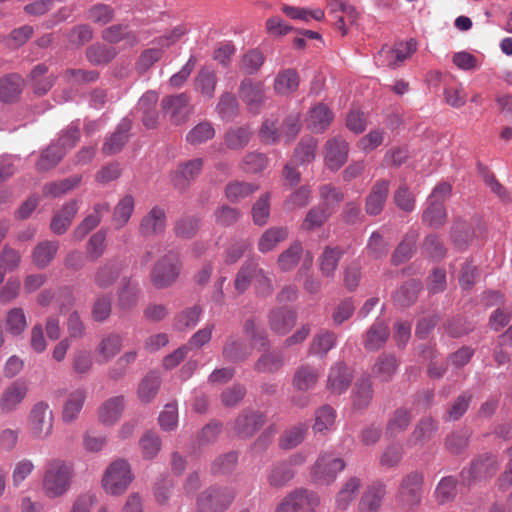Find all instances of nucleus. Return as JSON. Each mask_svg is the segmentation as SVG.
<instances>
[{"instance_id":"nucleus-1","label":"nucleus","mask_w":512,"mask_h":512,"mask_svg":"<svg viewBox=\"0 0 512 512\" xmlns=\"http://www.w3.org/2000/svg\"><path fill=\"white\" fill-rule=\"evenodd\" d=\"M75 476L74 466L65 460H49L44 469L42 490L46 497L55 499L66 495Z\"/></svg>"},{"instance_id":"nucleus-2","label":"nucleus","mask_w":512,"mask_h":512,"mask_svg":"<svg viewBox=\"0 0 512 512\" xmlns=\"http://www.w3.org/2000/svg\"><path fill=\"white\" fill-rule=\"evenodd\" d=\"M133 479L129 462L125 459H116L105 469L101 486L106 494L120 496L126 492Z\"/></svg>"},{"instance_id":"nucleus-3","label":"nucleus","mask_w":512,"mask_h":512,"mask_svg":"<svg viewBox=\"0 0 512 512\" xmlns=\"http://www.w3.org/2000/svg\"><path fill=\"white\" fill-rule=\"evenodd\" d=\"M451 194L450 184L443 182L434 187L427 199V207L422 214L423 222L429 227L438 228L444 225L447 217L444 206Z\"/></svg>"},{"instance_id":"nucleus-4","label":"nucleus","mask_w":512,"mask_h":512,"mask_svg":"<svg viewBox=\"0 0 512 512\" xmlns=\"http://www.w3.org/2000/svg\"><path fill=\"white\" fill-rule=\"evenodd\" d=\"M235 498V493L228 487L212 486L202 491L196 502L198 512H224Z\"/></svg>"},{"instance_id":"nucleus-5","label":"nucleus","mask_w":512,"mask_h":512,"mask_svg":"<svg viewBox=\"0 0 512 512\" xmlns=\"http://www.w3.org/2000/svg\"><path fill=\"white\" fill-rule=\"evenodd\" d=\"M54 414L45 401L36 402L28 416V427L31 436L37 440L47 439L53 432Z\"/></svg>"},{"instance_id":"nucleus-6","label":"nucleus","mask_w":512,"mask_h":512,"mask_svg":"<svg viewBox=\"0 0 512 512\" xmlns=\"http://www.w3.org/2000/svg\"><path fill=\"white\" fill-rule=\"evenodd\" d=\"M422 485V473L414 471L406 475L400 483L396 496L398 505L406 511H411L419 506L422 499Z\"/></svg>"},{"instance_id":"nucleus-7","label":"nucleus","mask_w":512,"mask_h":512,"mask_svg":"<svg viewBox=\"0 0 512 512\" xmlns=\"http://www.w3.org/2000/svg\"><path fill=\"white\" fill-rule=\"evenodd\" d=\"M345 468L342 458L333 453H322L311 468L312 480L321 485H328L335 481L338 473Z\"/></svg>"},{"instance_id":"nucleus-8","label":"nucleus","mask_w":512,"mask_h":512,"mask_svg":"<svg viewBox=\"0 0 512 512\" xmlns=\"http://www.w3.org/2000/svg\"><path fill=\"white\" fill-rule=\"evenodd\" d=\"M180 258L178 253L170 251L154 265L151 272V281L157 288L170 286L180 273Z\"/></svg>"},{"instance_id":"nucleus-9","label":"nucleus","mask_w":512,"mask_h":512,"mask_svg":"<svg viewBox=\"0 0 512 512\" xmlns=\"http://www.w3.org/2000/svg\"><path fill=\"white\" fill-rule=\"evenodd\" d=\"M319 496L307 489H296L289 493L276 508V512H316Z\"/></svg>"},{"instance_id":"nucleus-10","label":"nucleus","mask_w":512,"mask_h":512,"mask_svg":"<svg viewBox=\"0 0 512 512\" xmlns=\"http://www.w3.org/2000/svg\"><path fill=\"white\" fill-rule=\"evenodd\" d=\"M349 144L342 136L327 140L324 146V162L331 171H338L347 161Z\"/></svg>"},{"instance_id":"nucleus-11","label":"nucleus","mask_w":512,"mask_h":512,"mask_svg":"<svg viewBox=\"0 0 512 512\" xmlns=\"http://www.w3.org/2000/svg\"><path fill=\"white\" fill-rule=\"evenodd\" d=\"M163 114L176 125L184 123L191 114L189 97L185 93L165 97L161 102Z\"/></svg>"},{"instance_id":"nucleus-12","label":"nucleus","mask_w":512,"mask_h":512,"mask_svg":"<svg viewBox=\"0 0 512 512\" xmlns=\"http://www.w3.org/2000/svg\"><path fill=\"white\" fill-rule=\"evenodd\" d=\"M167 215L163 207L153 206L141 219L139 233L146 238L156 237L165 232Z\"/></svg>"},{"instance_id":"nucleus-13","label":"nucleus","mask_w":512,"mask_h":512,"mask_svg":"<svg viewBox=\"0 0 512 512\" xmlns=\"http://www.w3.org/2000/svg\"><path fill=\"white\" fill-rule=\"evenodd\" d=\"M499 468V461L494 455H483L472 462L471 467L464 469L461 476L464 480L472 481L493 476Z\"/></svg>"},{"instance_id":"nucleus-14","label":"nucleus","mask_w":512,"mask_h":512,"mask_svg":"<svg viewBox=\"0 0 512 512\" xmlns=\"http://www.w3.org/2000/svg\"><path fill=\"white\" fill-rule=\"evenodd\" d=\"M239 96L251 113H259L265 99V88L261 82L245 79L241 82Z\"/></svg>"},{"instance_id":"nucleus-15","label":"nucleus","mask_w":512,"mask_h":512,"mask_svg":"<svg viewBox=\"0 0 512 512\" xmlns=\"http://www.w3.org/2000/svg\"><path fill=\"white\" fill-rule=\"evenodd\" d=\"M352 382V372L343 362H337L329 369L327 389L336 395L344 393Z\"/></svg>"},{"instance_id":"nucleus-16","label":"nucleus","mask_w":512,"mask_h":512,"mask_svg":"<svg viewBox=\"0 0 512 512\" xmlns=\"http://www.w3.org/2000/svg\"><path fill=\"white\" fill-rule=\"evenodd\" d=\"M86 397L87 392L83 387L75 388L68 393L61 412V418L64 423L70 424L78 419Z\"/></svg>"},{"instance_id":"nucleus-17","label":"nucleus","mask_w":512,"mask_h":512,"mask_svg":"<svg viewBox=\"0 0 512 512\" xmlns=\"http://www.w3.org/2000/svg\"><path fill=\"white\" fill-rule=\"evenodd\" d=\"M265 423V415L259 411H244L234 422V431L240 438H249Z\"/></svg>"},{"instance_id":"nucleus-18","label":"nucleus","mask_w":512,"mask_h":512,"mask_svg":"<svg viewBox=\"0 0 512 512\" xmlns=\"http://www.w3.org/2000/svg\"><path fill=\"white\" fill-rule=\"evenodd\" d=\"M28 387L25 382L11 383L1 394L0 409L4 413L15 411L26 398Z\"/></svg>"},{"instance_id":"nucleus-19","label":"nucleus","mask_w":512,"mask_h":512,"mask_svg":"<svg viewBox=\"0 0 512 512\" xmlns=\"http://www.w3.org/2000/svg\"><path fill=\"white\" fill-rule=\"evenodd\" d=\"M158 102V94L155 91H147L139 99L135 112L141 114L144 126L148 129L154 128L158 122V112L156 105Z\"/></svg>"},{"instance_id":"nucleus-20","label":"nucleus","mask_w":512,"mask_h":512,"mask_svg":"<svg viewBox=\"0 0 512 512\" xmlns=\"http://www.w3.org/2000/svg\"><path fill=\"white\" fill-rule=\"evenodd\" d=\"M79 210L77 200H70L66 202L52 217L50 222V229L55 235L64 234L72 224Z\"/></svg>"},{"instance_id":"nucleus-21","label":"nucleus","mask_w":512,"mask_h":512,"mask_svg":"<svg viewBox=\"0 0 512 512\" xmlns=\"http://www.w3.org/2000/svg\"><path fill=\"white\" fill-rule=\"evenodd\" d=\"M126 405V399L123 395L113 396L104 401L98 409L99 421L112 426L121 418Z\"/></svg>"},{"instance_id":"nucleus-22","label":"nucleus","mask_w":512,"mask_h":512,"mask_svg":"<svg viewBox=\"0 0 512 512\" xmlns=\"http://www.w3.org/2000/svg\"><path fill=\"white\" fill-rule=\"evenodd\" d=\"M389 185L387 180H378L374 183L365 201L367 214L376 216L382 212L388 196Z\"/></svg>"},{"instance_id":"nucleus-23","label":"nucleus","mask_w":512,"mask_h":512,"mask_svg":"<svg viewBox=\"0 0 512 512\" xmlns=\"http://www.w3.org/2000/svg\"><path fill=\"white\" fill-rule=\"evenodd\" d=\"M296 321L297 313L292 309L278 308L272 310L269 314L270 329L278 335L287 334Z\"/></svg>"},{"instance_id":"nucleus-24","label":"nucleus","mask_w":512,"mask_h":512,"mask_svg":"<svg viewBox=\"0 0 512 512\" xmlns=\"http://www.w3.org/2000/svg\"><path fill=\"white\" fill-rule=\"evenodd\" d=\"M132 127V121L125 117L118 124L114 133H112L103 144L102 150L107 155H113L121 151L129 138V131Z\"/></svg>"},{"instance_id":"nucleus-25","label":"nucleus","mask_w":512,"mask_h":512,"mask_svg":"<svg viewBox=\"0 0 512 512\" xmlns=\"http://www.w3.org/2000/svg\"><path fill=\"white\" fill-rule=\"evenodd\" d=\"M333 117V113L328 106L323 103H318L308 112L306 118L307 128L312 132L322 133L328 128Z\"/></svg>"},{"instance_id":"nucleus-26","label":"nucleus","mask_w":512,"mask_h":512,"mask_svg":"<svg viewBox=\"0 0 512 512\" xmlns=\"http://www.w3.org/2000/svg\"><path fill=\"white\" fill-rule=\"evenodd\" d=\"M385 494L386 488L384 484L376 483L369 486L359 501L358 512H378Z\"/></svg>"},{"instance_id":"nucleus-27","label":"nucleus","mask_w":512,"mask_h":512,"mask_svg":"<svg viewBox=\"0 0 512 512\" xmlns=\"http://www.w3.org/2000/svg\"><path fill=\"white\" fill-rule=\"evenodd\" d=\"M319 376L320 371L318 368L303 364L295 370L292 385L296 390L306 392L316 386Z\"/></svg>"},{"instance_id":"nucleus-28","label":"nucleus","mask_w":512,"mask_h":512,"mask_svg":"<svg viewBox=\"0 0 512 512\" xmlns=\"http://www.w3.org/2000/svg\"><path fill=\"white\" fill-rule=\"evenodd\" d=\"M203 161L200 158L190 160L175 171L173 175L174 186L178 189H185L190 181L194 180L200 173Z\"/></svg>"},{"instance_id":"nucleus-29","label":"nucleus","mask_w":512,"mask_h":512,"mask_svg":"<svg viewBox=\"0 0 512 512\" xmlns=\"http://www.w3.org/2000/svg\"><path fill=\"white\" fill-rule=\"evenodd\" d=\"M135 210V199L131 194H126L119 199L113 208L112 222L116 229L125 227L130 221Z\"/></svg>"},{"instance_id":"nucleus-30","label":"nucleus","mask_w":512,"mask_h":512,"mask_svg":"<svg viewBox=\"0 0 512 512\" xmlns=\"http://www.w3.org/2000/svg\"><path fill=\"white\" fill-rule=\"evenodd\" d=\"M337 344V336L329 330H320L316 333L309 346V354L323 358Z\"/></svg>"},{"instance_id":"nucleus-31","label":"nucleus","mask_w":512,"mask_h":512,"mask_svg":"<svg viewBox=\"0 0 512 512\" xmlns=\"http://www.w3.org/2000/svg\"><path fill=\"white\" fill-rule=\"evenodd\" d=\"M123 339L119 334L111 333L102 338L96 348L99 363L112 360L122 348Z\"/></svg>"},{"instance_id":"nucleus-32","label":"nucleus","mask_w":512,"mask_h":512,"mask_svg":"<svg viewBox=\"0 0 512 512\" xmlns=\"http://www.w3.org/2000/svg\"><path fill=\"white\" fill-rule=\"evenodd\" d=\"M217 77L209 67H202L195 77L194 87L205 99H212L215 94Z\"/></svg>"},{"instance_id":"nucleus-33","label":"nucleus","mask_w":512,"mask_h":512,"mask_svg":"<svg viewBox=\"0 0 512 512\" xmlns=\"http://www.w3.org/2000/svg\"><path fill=\"white\" fill-rule=\"evenodd\" d=\"M259 189V185L250 182L232 181L225 187V197L231 203H239Z\"/></svg>"},{"instance_id":"nucleus-34","label":"nucleus","mask_w":512,"mask_h":512,"mask_svg":"<svg viewBox=\"0 0 512 512\" xmlns=\"http://www.w3.org/2000/svg\"><path fill=\"white\" fill-rule=\"evenodd\" d=\"M59 249L58 241H42L37 244L32 252V261L38 268L47 267L55 257Z\"/></svg>"},{"instance_id":"nucleus-35","label":"nucleus","mask_w":512,"mask_h":512,"mask_svg":"<svg viewBox=\"0 0 512 512\" xmlns=\"http://www.w3.org/2000/svg\"><path fill=\"white\" fill-rule=\"evenodd\" d=\"M299 87V75L294 69H284L279 72L274 80V90L277 94L288 95Z\"/></svg>"},{"instance_id":"nucleus-36","label":"nucleus","mask_w":512,"mask_h":512,"mask_svg":"<svg viewBox=\"0 0 512 512\" xmlns=\"http://www.w3.org/2000/svg\"><path fill=\"white\" fill-rule=\"evenodd\" d=\"M437 431V423L431 417L422 418L407 441L408 446L423 444Z\"/></svg>"},{"instance_id":"nucleus-37","label":"nucleus","mask_w":512,"mask_h":512,"mask_svg":"<svg viewBox=\"0 0 512 512\" xmlns=\"http://www.w3.org/2000/svg\"><path fill=\"white\" fill-rule=\"evenodd\" d=\"M390 335L389 328L384 321L377 320L367 331L364 341L365 348L368 350H377L382 347Z\"/></svg>"},{"instance_id":"nucleus-38","label":"nucleus","mask_w":512,"mask_h":512,"mask_svg":"<svg viewBox=\"0 0 512 512\" xmlns=\"http://www.w3.org/2000/svg\"><path fill=\"white\" fill-rule=\"evenodd\" d=\"M23 88V79L18 74H10L0 79V100L11 102L16 99Z\"/></svg>"},{"instance_id":"nucleus-39","label":"nucleus","mask_w":512,"mask_h":512,"mask_svg":"<svg viewBox=\"0 0 512 512\" xmlns=\"http://www.w3.org/2000/svg\"><path fill=\"white\" fill-rule=\"evenodd\" d=\"M48 67L45 64H38L33 68L30 73V80L33 83V90L35 94L44 95L54 85L56 77L54 75L45 76Z\"/></svg>"},{"instance_id":"nucleus-40","label":"nucleus","mask_w":512,"mask_h":512,"mask_svg":"<svg viewBox=\"0 0 512 512\" xmlns=\"http://www.w3.org/2000/svg\"><path fill=\"white\" fill-rule=\"evenodd\" d=\"M287 237L288 229L286 227L269 228L261 235L258 241V249L262 253L270 252Z\"/></svg>"},{"instance_id":"nucleus-41","label":"nucleus","mask_w":512,"mask_h":512,"mask_svg":"<svg viewBox=\"0 0 512 512\" xmlns=\"http://www.w3.org/2000/svg\"><path fill=\"white\" fill-rule=\"evenodd\" d=\"M102 38L110 43L125 41L128 45H134L137 37L127 24L112 25L102 32Z\"/></svg>"},{"instance_id":"nucleus-42","label":"nucleus","mask_w":512,"mask_h":512,"mask_svg":"<svg viewBox=\"0 0 512 512\" xmlns=\"http://www.w3.org/2000/svg\"><path fill=\"white\" fill-rule=\"evenodd\" d=\"M81 179L80 175H73L57 182L47 183L43 186L42 193L45 197H61L77 187L80 184Z\"/></svg>"},{"instance_id":"nucleus-43","label":"nucleus","mask_w":512,"mask_h":512,"mask_svg":"<svg viewBox=\"0 0 512 512\" xmlns=\"http://www.w3.org/2000/svg\"><path fill=\"white\" fill-rule=\"evenodd\" d=\"M303 253L301 242H293L286 250H284L277 259L278 267L281 271L287 272L296 267Z\"/></svg>"},{"instance_id":"nucleus-44","label":"nucleus","mask_w":512,"mask_h":512,"mask_svg":"<svg viewBox=\"0 0 512 512\" xmlns=\"http://www.w3.org/2000/svg\"><path fill=\"white\" fill-rule=\"evenodd\" d=\"M139 288L131 279L124 278L120 283L118 302L122 309H131L137 304Z\"/></svg>"},{"instance_id":"nucleus-45","label":"nucleus","mask_w":512,"mask_h":512,"mask_svg":"<svg viewBox=\"0 0 512 512\" xmlns=\"http://www.w3.org/2000/svg\"><path fill=\"white\" fill-rule=\"evenodd\" d=\"M373 398V390L370 378L364 376L357 380L353 392V405L357 409L366 408Z\"/></svg>"},{"instance_id":"nucleus-46","label":"nucleus","mask_w":512,"mask_h":512,"mask_svg":"<svg viewBox=\"0 0 512 512\" xmlns=\"http://www.w3.org/2000/svg\"><path fill=\"white\" fill-rule=\"evenodd\" d=\"M360 486L361 481L357 477H351L347 480L336 496V506L339 510H346L349 507L355 499Z\"/></svg>"},{"instance_id":"nucleus-47","label":"nucleus","mask_w":512,"mask_h":512,"mask_svg":"<svg viewBox=\"0 0 512 512\" xmlns=\"http://www.w3.org/2000/svg\"><path fill=\"white\" fill-rule=\"evenodd\" d=\"M318 141L311 137H304L294 150V160L303 165L312 162L316 156Z\"/></svg>"},{"instance_id":"nucleus-48","label":"nucleus","mask_w":512,"mask_h":512,"mask_svg":"<svg viewBox=\"0 0 512 512\" xmlns=\"http://www.w3.org/2000/svg\"><path fill=\"white\" fill-rule=\"evenodd\" d=\"M160 387V378L156 372H149L139 383L137 395L141 402H150Z\"/></svg>"},{"instance_id":"nucleus-49","label":"nucleus","mask_w":512,"mask_h":512,"mask_svg":"<svg viewBox=\"0 0 512 512\" xmlns=\"http://www.w3.org/2000/svg\"><path fill=\"white\" fill-rule=\"evenodd\" d=\"M417 237L418 234L416 231H409L408 233L405 234L403 240L397 246L396 250L392 255V262L395 265L403 263L412 256L415 249Z\"/></svg>"},{"instance_id":"nucleus-50","label":"nucleus","mask_w":512,"mask_h":512,"mask_svg":"<svg viewBox=\"0 0 512 512\" xmlns=\"http://www.w3.org/2000/svg\"><path fill=\"white\" fill-rule=\"evenodd\" d=\"M343 251L339 248L326 247L319 258V266L323 276H333Z\"/></svg>"},{"instance_id":"nucleus-51","label":"nucleus","mask_w":512,"mask_h":512,"mask_svg":"<svg viewBox=\"0 0 512 512\" xmlns=\"http://www.w3.org/2000/svg\"><path fill=\"white\" fill-rule=\"evenodd\" d=\"M398 367L397 360L394 356H381L375 363L372 373L375 378L380 381L387 382L395 374Z\"/></svg>"},{"instance_id":"nucleus-52","label":"nucleus","mask_w":512,"mask_h":512,"mask_svg":"<svg viewBox=\"0 0 512 512\" xmlns=\"http://www.w3.org/2000/svg\"><path fill=\"white\" fill-rule=\"evenodd\" d=\"M411 419L412 415L408 409L398 408L387 423V433L390 436H396L404 432L410 425Z\"/></svg>"},{"instance_id":"nucleus-53","label":"nucleus","mask_w":512,"mask_h":512,"mask_svg":"<svg viewBox=\"0 0 512 512\" xmlns=\"http://www.w3.org/2000/svg\"><path fill=\"white\" fill-rule=\"evenodd\" d=\"M222 354L226 360L238 362L245 360L250 352L243 341L230 337L223 347Z\"/></svg>"},{"instance_id":"nucleus-54","label":"nucleus","mask_w":512,"mask_h":512,"mask_svg":"<svg viewBox=\"0 0 512 512\" xmlns=\"http://www.w3.org/2000/svg\"><path fill=\"white\" fill-rule=\"evenodd\" d=\"M27 328L24 310L19 307L10 309L6 316V330L13 336L21 335Z\"/></svg>"},{"instance_id":"nucleus-55","label":"nucleus","mask_w":512,"mask_h":512,"mask_svg":"<svg viewBox=\"0 0 512 512\" xmlns=\"http://www.w3.org/2000/svg\"><path fill=\"white\" fill-rule=\"evenodd\" d=\"M331 213L332 211L324 206L313 207L308 211L301 228L306 231L320 228L328 220Z\"/></svg>"},{"instance_id":"nucleus-56","label":"nucleus","mask_w":512,"mask_h":512,"mask_svg":"<svg viewBox=\"0 0 512 512\" xmlns=\"http://www.w3.org/2000/svg\"><path fill=\"white\" fill-rule=\"evenodd\" d=\"M201 314L202 308L198 305L187 308L175 317L173 326L178 331L193 328L199 322Z\"/></svg>"},{"instance_id":"nucleus-57","label":"nucleus","mask_w":512,"mask_h":512,"mask_svg":"<svg viewBox=\"0 0 512 512\" xmlns=\"http://www.w3.org/2000/svg\"><path fill=\"white\" fill-rule=\"evenodd\" d=\"M64 157V150H61L55 143H51L40 155L36 164L39 171H46L54 168Z\"/></svg>"},{"instance_id":"nucleus-58","label":"nucleus","mask_w":512,"mask_h":512,"mask_svg":"<svg viewBox=\"0 0 512 512\" xmlns=\"http://www.w3.org/2000/svg\"><path fill=\"white\" fill-rule=\"evenodd\" d=\"M336 419L335 410L329 405H323L315 412V422L313 430L316 433H323L329 431Z\"/></svg>"},{"instance_id":"nucleus-59","label":"nucleus","mask_w":512,"mask_h":512,"mask_svg":"<svg viewBox=\"0 0 512 512\" xmlns=\"http://www.w3.org/2000/svg\"><path fill=\"white\" fill-rule=\"evenodd\" d=\"M419 290L420 284L417 281H408L395 292L394 301L401 307L409 306L417 299Z\"/></svg>"},{"instance_id":"nucleus-60","label":"nucleus","mask_w":512,"mask_h":512,"mask_svg":"<svg viewBox=\"0 0 512 512\" xmlns=\"http://www.w3.org/2000/svg\"><path fill=\"white\" fill-rule=\"evenodd\" d=\"M215 135V129L212 123L203 121L193 127L186 135V140L192 145L201 144L212 139Z\"/></svg>"},{"instance_id":"nucleus-61","label":"nucleus","mask_w":512,"mask_h":512,"mask_svg":"<svg viewBox=\"0 0 512 512\" xmlns=\"http://www.w3.org/2000/svg\"><path fill=\"white\" fill-rule=\"evenodd\" d=\"M457 481L454 477L448 476L440 480L435 489V498L439 504H445L456 496Z\"/></svg>"},{"instance_id":"nucleus-62","label":"nucleus","mask_w":512,"mask_h":512,"mask_svg":"<svg viewBox=\"0 0 512 512\" xmlns=\"http://www.w3.org/2000/svg\"><path fill=\"white\" fill-rule=\"evenodd\" d=\"M142 455L145 459L155 458L161 449L160 437L152 432L147 431L139 440Z\"/></svg>"},{"instance_id":"nucleus-63","label":"nucleus","mask_w":512,"mask_h":512,"mask_svg":"<svg viewBox=\"0 0 512 512\" xmlns=\"http://www.w3.org/2000/svg\"><path fill=\"white\" fill-rule=\"evenodd\" d=\"M284 363V356L281 352H273L262 355L255 364L258 372L273 373L280 369Z\"/></svg>"},{"instance_id":"nucleus-64","label":"nucleus","mask_w":512,"mask_h":512,"mask_svg":"<svg viewBox=\"0 0 512 512\" xmlns=\"http://www.w3.org/2000/svg\"><path fill=\"white\" fill-rule=\"evenodd\" d=\"M250 136L251 131L248 127L233 128L226 133L225 144L230 149H241L249 143Z\"/></svg>"}]
</instances>
